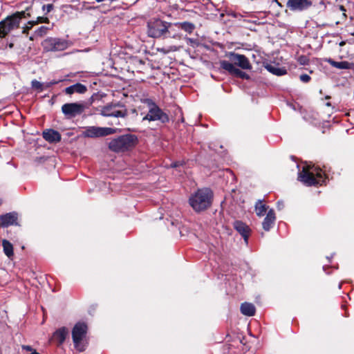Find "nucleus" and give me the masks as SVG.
I'll use <instances>...</instances> for the list:
<instances>
[{"label": "nucleus", "mask_w": 354, "mask_h": 354, "mask_svg": "<svg viewBox=\"0 0 354 354\" xmlns=\"http://www.w3.org/2000/svg\"><path fill=\"white\" fill-rule=\"evenodd\" d=\"M100 111L104 117L125 118L128 115L125 105L120 102L108 104L102 106Z\"/></svg>", "instance_id": "obj_7"}, {"label": "nucleus", "mask_w": 354, "mask_h": 354, "mask_svg": "<svg viewBox=\"0 0 354 354\" xmlns=\"http://www.w3.org/2000/svg\"><path fill=\"white\" fill-rule=\"evenodd\" d=\"M62 81H63L62 80H53L51 82H47L45 84V88H49L51 86L54 85V84H58L59 82H61Z\"/></svg>", "instance_id": "obj_34"}, {"label": "nucleus", "mask_w": 354, "mask_h": 354, "mask_svg": "<svg viewBox=\"0 0 354 354\" xmlns=\"http://www.w3.org/2000/svg\"><path fill=\"white\" fill-rule=\"evenodd\" d=\"M116 129L110 127L90 126L84 127L82 135L84 138H100L113 134Z\"/></svg>", "instance_id": "obj_9"}, {"label": "nucleus", "mask_w": 354, "mask_h": 354, "mask_svg": "<svg viewBox=\"0 0 354 354\" xmlns=\"http://www.w3.org/2000/svg\"><path fill=\"white\" fill-rule=\"evenodd\" d=\"M220 65L223 69L227 71L231 75H235L236 77H239V75L242 71L240 69L236 68L232 63L229 62L226 60L221 61Z\"/></svg>", "instance_id": "obj_19"}, {"label": "nucleus", "mask_w": 354, "mask_h": 354, "mask_svg": "<svg viewBox=\"0 0 354 354\" xmlns=\"http://www.w3.org/2000/svg\"><path fill=\"white\" fill-rule=\"evenodd\" d=\"M274 1H276L281 6V4L278 2L277 0H274Z\"/></svg>", "instance_id": "obj_42"}, {"label": "nucleus", "mask_w": 354, "mask_h": 354, "mask_svg": "<svg viewBox=\"0 0 354 354\" xmlns=\"http://www.w3.org/2000/svg\"><path fill=\"white\" fill-rule=\"evenodd\" d=\"M44 50L48 51H62L68 46V42L59 38L48 37L41 44Z\"/></svg>", "instance_id": "obj_10"}, {"label": "nucleus", "mask_w": 354, "mask_h": 354, "mask_svg": "<svg viewBox=\"0 0 354 354\" xmlns=\"http://www.w3.org/2000/svg\"><path fill=\"white\" fill-rule=\"evenodd\" d=\"M84 109L85 106L77 102L66 103L62 106V111L67 119H71L81 115Z\"/></svg>", "instance_id": "obj_11"}, {"label": "nucleus", "mask_w": 354, "mask_h": 354, "mask_svg": "<svg viewBox=\"0 0 354 354\" xmlns=\"http://www.w3.org/2000/svg\"><path fill=\"white\" fill-rule=\"evenodd\" d=\"M26 17V11L16 12L0 22V37H4L11 30L19 26L20 21Z\"/></svg>", "instance_id": "obj_5"}, {"label": "nucleus", "mask_w": 354, "mask_h": 354, "mask_svg": "<svg viewBox=\"0 0 354 354\" xmlns=\"http://www.w3.org/2000/svg\"><path fill=\"white\" fill-rule=\"evenodd\" d=\"M330 105H331V104H330V102H327V103H326V106H330Z\"/></svg>", "instance_id": "obj_40"}, {"label": "nucleus", "mask_w": 354, "mask_h": 354, "mask_svg": "<svg viewBox=\"0 0 354 354\" xmlns=\"http://www.w3.org/2000/svg\"><path fill=\"white\" fill-rule=\"evenodd\" d=\"M31 86L33 88L38 90L39 91H42L44 90V88H46L45 84L41 83L37 80H33L31 82Z\"/></svg>", "instance_id": "obj_28"}, {"label": "nucleus", "mask_w": 354, "mask_h": 354, "mask_svg": "<svg viewBox=\"0 0 354 354\" xmlns=\"http://www.w3.org/2000/svg\"><path fill=\"white\" fill-rule=\"evenodd\" d=\"M97 2H102L104 0H95Z\"/></svg>", "instance_id": "obj_41"}, {"label": "nucleus", "mask_w": 354, "mask_h": 354, "mask_svg": "<svg viewBox=\"0 0 354 354\" xmlns=\"http://www.w3.org/2000/svg\"><path fill=\"white\" fill-rule=\"evenodd\" d=\"M266 69L274 75L281 76L286 74L287 71L283 68H279L272 65H267Z\"/></svg>", "instance_id": "obj_23"}, {"label": "nucleus", "mask_w": 354, "mask_h": 354, "mask_svg": "<svg viewBox=\"0 0 354 354\" xmlns=\"http://www.w3.org/2000/svg\"><path fill=\"white\" fill-rule=\"evenodd\" d=\"M228 57L234 65H236L242 69L250 70L252 68L249 59L243 55L231 52L229 53Z\"/></svg>", "instance_id": "obj_12"}, {"label": "nucleus", "mask_w": 354, "mask_h": 354, "mask_svg": "<svg viewBox=\"0 0 354 354\" xmlns=\"http://www.w3.org/2000/svg\"><path fill=\"white\" fill-rule=\"evenodd\" d=\"M48 29L49 28L48 27L42 26L35 31V35L42 37L47 33Z\"/></svg>", "instance_id": "obj_29"}, {"label": "nucleus", "mask_w": 354, "mask_h": 354, "mask_svg": "<svg viewBox=\"0 0 354 354\" xmlns=\"http://www.w3.org/2000/svg\"><path fill=\"white\" fill-rule=\"evenodd\" d=\"M240 309L243 315L249 317L254 315L256 311L255 306L252 304L248 302L243 303L241 305Z\"/></svg>", "instance_id": "obj_21"}, {"label": "nucleus", "mask_w": 354, "mask_h": 354, "mask_svg": "<svg viewBox=\"0 0 354 354\" xmlns=\"http://www.w3.org/2000/svg\"><path fill=\"white\" fill-rule=\"evenodd\" d=\"M26 29H24V30H23V32H24V33H25V32H26Z\"/></svg>", "instance_id": "obj_44"}, {"label": "nucleus", "mask_w": 354, "mask_h": 354, "mask_svg": "<svg viewBox=\"0 0 354 354\" xmlns=\"http://www.w3.org/2000/svg\"><path fill=\"white\" fill-rule=\"evenodd\" d=\"M18 214L15 212L7 213L0 216L1 225L7 227L10 225H17Z\"/></svg>", "instance_id": "obj_14"}, {"label": "nucleus", "mask_w": 354, "mask_h": 354, "mask_svg": "<svg viewBox=\"0 0 354 354\" xmlns=\"http://www.w3.org/2000/svg\"><path fill=\"white\" fill-rule=\"evenodd\" d=\"M344 44H345V41H341V42L339 43V46H343V45H344Z\"/></svg>", "instance_id": "obj_39"}, {"label": "nucleus", "mask_w": 354, "mask_h": 354, "mask_svg": "<svg viewBox=\"0 0 354 354\" xmlns=\"http://www.w3.org/2000/svg\"><path fill=\"white\" fill-rule=\"evenodd\" d=\"M308 59L306 56H300L298 58V62H299L300 64L301 65H305V64H307L308 63Z\"/></svg>", "instance_id": "obj_33"}, {"label": "nucleus", "mask_w": 354, "mask_h": 354, "mask_svg": "<svg viewBox=\"0 0 354 354\" xmlns=\"http://www.w3.org/2000/svg\"><path fill=\"white\" fill-rule=\"evenodd\" d=\"M326 62L333 67L338 69H353L354 70V63L348 62L346 61L336 62L329 58Z\"/></svg>", "instance_id": "obj_18"}, {"label": "nucleus", "mask_w": 354, "mask_h": 354, "mask_svg": "<svg viewBox=\"0 0 354 354\" xmlns=\"http://www.w3.org/2000/svg\"><path fill=\"white\" fill-rule=\"evenodd\" d=\"M299 79L301 82L307 83L310 80V77L307 74H302L300 75Z\"/></svg>", "instance_id": "obj_31"}, {"label": "nucleus", "mask_w": 354, "mask_h": 354, "mask_svg": "<svg viewBox=\"0 0 354 354\" xmlns=\"http://www.w3.org/2000/svg\"><path fill=\"white\" fill-rule=\"evenodd\" d=\"M171 26V23L159 19L151 20L147 23L148 36L152 38L165 37Z\"/></svg>", "instance_id": "obj_6"}, {"label": "nucleus", "mask_w": 354, "mask_h": 354, "mask_svg": "<svg viewBox=\"0 0 354 354\" xmlns=\"http://www.w3.org/2000/svg\"><path fill=\"white\" fill-rule=\"evenodd\" d=\"M212 196L209 189H199L189 197V203L196 212H201L211 205Z\"/></svg>", "instance_id": "obj_2"}, {"label": "nucleus", "mask_w": 354, "mask_h": 354, "mask_svg": "<svg viewBox=\"0 0 354 354\" xmlns=\"http://www.w3.org/2000/svg\"><path fill=\"white\" fill-rule=\"evenodd\" d=\"M267 208L264 204H263L261 200H259L255 205L256 214L259 216H262L265 214Z\"/></svg>", "instance_id": "obj_26"}, {"label": "nucleus", "mask_w": 354, "mask_h": 354, "mask_svg": "<svg viewBox=\"0 0 354 354\" xmlns=\"http://www.w3.org/2000/svg\"><path fill=\"white\" fill-rule=\"evenodd\" d=\"M175 25L189 33L192 32L195 28V26L192 23L188 21L176 23Z\"/></svg>", "instance_id": "obj_25"}, {"label": "nucleus", "mask_w": 354, "mask_h": 354, "mask_svg": "<svg viewBox=\"0 0 354 354\" xmlns=\"http://www.w3.org/2000/svg\"><path fill=\"white\" fill-rule=\"evenodd\" d=\"M137 142L134 135L127 134L112 139L109 143V149L115 152L125 151L133 147Z\"/></svg>", "instance_id": "obj_4"}, {"label": "nucleus", "mask_w": 354, "mask_h": 354, "mask_svg": "<svg viewBox=\"0 0 354 354\" xmlns=\"http://www.w3.org/2000/svg\"><path fill=\"white\" fill-rule=\"evenodd\" d=\"M234 227L239 232V234L243 237L245 242L248 243V239L250 234L249 227L240 221H236L234 223Z\"/></svg>", "instance_id": "obj_16"}, {"label": "nucleus", "mask_w": 354, "mask_h": 354, "mask_svg": "<svg viewBox=\"0 0 354 354\" xmlns=\"http://www.w3.org/2000/svg\"><path fill=\"white\" fill-rule=\"evenodd\" d=\"M42 9L44 11H46V13H48L53 9V5L51 3L44 5Z\"/></svg>", "instance_id": "obj_32"}, {"label": "nucleus", "mask_w": 354, "mask_h": 354, "mask_svg": "<svg viewBox=\"0 0 354 354\" xmlns=\"http://www.w3.org/2000/svg\"><path fill=\"white\" fill-rule=\"evenodd\" d=\"M178 50V48L175 46H170L167 48H158V50L159 52H161L164 54H167L170 52H174V51H176Z\"/></svg>", "instance_id": "obj_30"}, {"label": "nucleus", "mask_w": 354, "mask_h": 354, "mask_svg": "<svg viewBox=\"0 0 354 354\" xmlns=\"http://www.w3.org/2000/svg\"><path fill=\"white\" fill-rule=\"evenodd\" d=\"M2 246L3 252L8 257H10L13 255V246L8 241L3 239L2 241Z\"/></svg>", "instance_id": "obj_24"}, {"label": "nucleus", "mask_w": 354, "mask_h": 354, "mask_svg": "<svg viewBox=\"0 0 354 354\" xmlns=\"http://www.w3.org/2000/svg\"><path fill=\"white\" fill-rule=\"evenodd\" d=\"M87 326L82 322L77 323L72 331L73 341L76 349L79 351H83L85 349V345L82 343V340L86 335Z\"/></svg>", "instance_id": "obj_8"}, {"label": "nucleus", "mask_w": 354, "mask_h": 354, "mask_svg": "<svg viewBox=\"0 0 354 354\" xmlns=\"http://www.w3.org/2000/svg\"><path fill=\"white\" fill-rule=\"evenodd\" d=\"M142 103L146 105L148 109L147 114L142 118V120L160 121L162 123H167L169 118L168 115L165 113L156 103L150 98H144L141 100Z\"/></svg>", "instance_id": "obj_3"}, {"label": "nucleus", "mask_w": 354, "mask_h": 354, "mask_svg": "<svg viewBox=\"0 0 354 354\" xmlns=\"http://www.w3.org/2000/svg\"><path fill=\"white\" fill-rule=\"evenodd\" d=\"M68 335V330L65 327H62L57 330L53 334V338L58 342L59 344H62Z\"/></svg>", "instance_id": "obj_22"}, {"label": "nucleus", "mask_w": 354, "mask_h": 354, "mask_svg": "<svg viewBox=\"0 0 354 354\" xmlns=\"http://www.w3.org/2000/svg\"><path fill=\"white\" fill-rule=\"evenodd\" d=\"M12 46H13V44H10V48H12Z\"/></svg>", "instance_id": "obj_43"}, {"label": "nucleus", "mask_w": 354, "mask_h": 354, "mask_svg": "<svg viewBox=\"0 0 354 354\" xmlns=\"http://www.w3.org/2000/svg\"><path fill=\"white\" fill-rule=\"evenodd\" d=\"M275 214L273 209H270L265 217L262 226L264 230L269 231L275 221Z\"/></svg>", "instance_id": "obj_17"}, {"label": "nucleus", "mask_w": 354, "mask_h": 354, "mask_svg": "<svg viewBox=\"0 0 354 354\" xmlns=\"http://www.w3.org/2000/svg\"><path fill=\"white\" fill-rule=\"evenodd\" d=\"M43 138L50 143L58 142L61 140L60 133L53 129H46L43 131Z\"/></svg>", "instance_id": "obj_15"}, {"label": "nucleus", "mask_w": 354, "mask_h": 354, "mask_svg": "<svg viewBox=\"0 0 354 354\" xmlns=\"http://www.w3.org/2000/svg\"><path fill=\"white\" fill-rule=\"evenodd\" d=\"M239 77H241V78L245 79V80H248L250 78V76L246 73L241 71Z\"/></svg>", "instance_id": "obj_36"}, {"label": "nucleus", "mask_w": 354, "mask_h": 354, "mask_svg": "<svg viewBox=\"0 0 354 354\" xmlns=\"http://www.w3.org/2000/svg\"><path fill=\"white\" fill-rule=\"evenodd\" d=\"M277 207L279 209H281L283 207V202H278L277 203Z\"/></svg>", "instance_id": "obj_37"}, {"label": "nucleus", "mask_w": 354, "mask_h": 354, "mask_svg": "<svg viewBox=\"0 0 354 354\" xmlns=\"http://www.w3.org/2000/svg\"><path fill=\"white\" fill-rule=\"evenodd\" d=\"M298 180L306 186L322 185L325 183V174L320 168L306 166L299 173Z\"/></svg>", "instance_id": "obj_1"}, {"label": "nucleus", "mask_w": 354, "mask_h": 354, "mask_svg": "<svg viewBox=\"0 0 354 354\" xmlns=\"http://www.w3.org/2000/svg\"><path fill=\"white\" fill-rule=\"evenodd\" d=\"M312 6L310 0H288L286 6L291 11L301 12L307 10Z\"/></svg>", "instance_id": "obj_13"}, {"label": "nucleus", "mask_w": 354, "mask_h": 354, "mask_svg": "<svg viewBox=\"0 0 354 354\" xmlns=\"http://www.w3.org/2000/svg\"><path fill=\"white\" fill-rule=\"evenodd\" d=\"M86 86L80 83H76L65 88V93L68 95H72L75 93H84L86 91Z\"/></svg>", "instance_id": "obj_20"}, {"label": "nucleus", "mask_w": 354, "mask_h": 354, "mask_svg": "<svg viewBox=\"0 0 354 354\" xmlns=\"http://www.w3.org/2000/svg\"><path fill=\"white\" fill-rule=\"evenodd\" d=\"M21 348L24 351H29L30 353L35 351L36 350L32 348V346L29 345H22Z\"/></svg>", "instance_id": "obj_35"}, {"label": "nucleus", "mask_w": 354, "mask_h": 354, "mask_svg": "<svg viewBox=\"0 0 354 354\" xmlns=\"http://www.w3.org/2000/svg\"><path fill=\"white\" fill-rule=\"evenodd\" d=\"M39 23H49V19L47 17H38L36 21H28V24L30 25V27H27V29L30 28L33 25L37 24Z\"/></svg>", "instance_id": "obj_27"}, {"label": "nucleus", "mask_w": 354, "mask_h": 354, "mask_svg": "<svg viewBox=\"0 0 354 354\" xmlns=\"http://www.w3.org/2000/svg\"><path fill=\"white\" fill-rule=\"evenodd\" d=\"M179 165H180V163H179L178 162H174V163H173V164L171 165V167H178Z\"/></svg>", "instance_id": "obj_38"}]
</instances>
